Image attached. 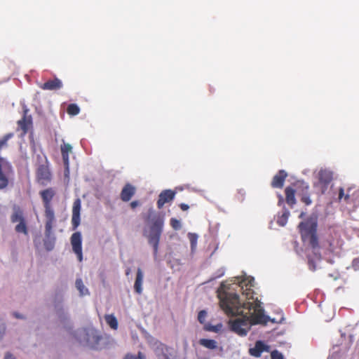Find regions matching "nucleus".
<instances>
[{"instance_id":"nucleus-11","label":"nucleus","mask_w":359,"mask_h":359,"mask_svg":"<svg viewBox=\"0 0 359 359\" xmlns=\"http://www.w3.org/2000/svg\"><path fill=\"white\" fill-rule=\"evenodd\" d=\"M81 201L76 199L73 203L72 224V229L76 230L80 224Z\"/></svg>"},{"instance_id":"nucleus-31","label":"nucleus","mask_w":359,"mask_h":359,"mask_svg":"<svg viewBox=\"0 0 359 359\" xmlns=\"http://www.w3.org/2000/svg\"><path fill=\"white\" fill-rule=\"evenodd\" d=\"M271 359H284L283 355L277 350H273L271 352Z\"/></svg>"},{"instance_id":"nucleus-30","label":"nucleus","mask_w":359,"mask_h":359,"mask_svg":"<svg viewBox=\"0 0 359 359\" xmlns=\"http://www.w3.org/2000/svg\"><path fill=\"white\" fill-rule=\"evenodd\" d=\"M170 224L174 230H179L181 229V222L176 218H171L170 220Z\"/></svg>"},{"instance_id":"nucleus-37","label":"nucleus","mask_w":359,"mask_h":359,"mask_svg":"<svg viewBox=\"0 0 359 359\" xmlns=\"http://www.w3.org/2000/svg\"><path fill=\"white\" fill-rule=\"evenodd\" d=\"M308 264H309L310 269H311L313 271H314L316 269L314 262L312 259H309Z\"/></svg>"},{"instance_id":"nucleus-46","label":"nucleus","mask_w":359,"mask_h":359,"mask_svg":"<svg viewBox=\"0 0 359 359\" xmlns=\"http://www.w3.org/2000/svg\"><path fill=\"white\" fill-rule=\"evenodd\" d=\"M14 315H15V316L16 318H22L20 315H19V314H18V313H14Z\"/></svg>"},{"instance_id":"nucleus-13","label":"nucleus","mask_w":359,"mask_h":359,"mask_svg":"<svg viewBox=\"0 0 359 359\" xmlns=\"http://www.w3.org/2000/svg\"><path fill=\"white\" fill-rule=\"evenodd\" d=\"M332 180V172L327 170H320L318 172V180L319 183L322 185L323 193L325 189H327L328 184Z\"/></svg>"},{"instance_id":"nucleus-38","label":"nucleus","mask_w":359,"mask_h":359,"mask_svg":"<svg viewBox=\"0 0 359 359\" xmlns=\"http://www.w3.org/2000/svg\"><path fill=\"white\" fill-rule=\"evenodd\" d=\"M180 208L182 210H187L189 209V205L185 204V203H181L180 205Z\"/></svg>"},{"instance_id":"nucleus-48","label":"nucleus","mask_w":359,"mask_h":359,"mask_svg":"<svg viewBox=\"0 0 359 359\" xmlns=\"http://www.w3.org/2000/svg\"><path fill=\"white\" fill-rule=\"evenodd\" d=\"M198 342H199V344H202V339H200V340L198 341Z\"/></svg>"},{"instance_id":"nucleus-25","label":"nucleus","mask_w":359,"mask_h":359,"mask_svg":"<svg viewBox=\"0 0 359 359\" xmlns=\"http://www.w3.org/2000/svg\"><path fill=\"white\" fill-rule=\"evenodd\" d=\"M51 235L52 233L49 236H47L46 234L45 233L46 238L44 240L43 245L46 250H47L48 251L52 250L55 246V238L51 237Z\"/></svg>"},{"instance_id":"nucleus-24","label":"nucleus","mask_w":359,"mask_h":359,"mask_svg":"<svg viewBox=\"0 0 359 359\" xmlns=\"http://www.w3.org/2000/svg\"><path fill=\"white\" fill-rule=\"evenodd\" d=\"M203 347H205L208 349L215 350L218 349L219 351L222 350L221 347H219L218 343L214 339H203Z\"/></svg>"},{"instance_id":"nucleus-16","label":"nucleus","mask_w":359,"mask_h":359,"mask_svg":"<svg viewBox=\"0 0 359 359\" xmlns=\"http://www.w3.org/2000/svg\"><path fill=\"white\" fill-rule=\"evenodd\" d=\"M62 87V83L58 78L53 80H48L44 83L40 84L39 88L45 90H56Z\"/></svg>"},{"instance_id":"nucleus-26","label":"nucleus","mask_w":359,"mask_h":359,"mask_svg":"<svg viewBox=\"0 0 359 359\" xmlns=\"http://www.w3.org/2000/svg\"><path fill=\"white\" fill-rule=\"evenodd\" d=\"M290 216V212L287 210H285L280 216H278L277 219V224L279 226H284L287 222Z\"/></svg>"},{"instance_id":"nucleus-39","label":"nucleus","mask_w":359,"mask_h":359,"mask_svg":"<svg viewBox=\"0 0 359 359\" xmlns=\"http://www.w3.org/2000/svg\"><path fill=\"white\" fill-rule=\"evenodd\" d=\"M4 331H5L4 326H1L0 325V339L2 338V337L4 335Z\"/></svg>"},{"instance_id":"nucleus-3","label":"nucleus","mask_w":359,"mask_h":359,"mask_svg":"<svg viewBox=\"0 0 359 359\" xmlns=\"http://www.w3.org/2000/svg\"><path fill=\"white\" fill-rule=\"evenodd\" d=\"M56 194L55 190L52 188L43 189L39 192L44 208V218L46 234L49 236L53 233V229L56 222L55 211L52 205V200Z\"/></svg>"},{"instance_id":"nucleus-12","label":"nucleus","mask_w":359,"mask_h":359,"mask_svg":"<svg viewBox=\"0 0 359 359\" xmlns=\"http://www.w3.org/2000/svg\"><path fill=\"white\" fill-rule=\"evenodd\" d=\"M175 192L170 190L166 189L163 191L158 196L157 201V207L158 209H161L166 203L171 202L175 198Z\"/></svg>"},{"instance_id":"nucleus-28","label":"nucleus","mask_w":359,"mask_h":359,"mask_svg":"<svg viewBox=\"0 0 359 359\" xmlns=\"http://www.w3.org/2000/svg\"><path fill=\"white\" fill-rule=\"evenodd\" d=\"M67 112L69 115L76 116L79 114L80 109L76 104H70L67 108Z\"/></svg>"},{"instance_id":"nucleus-8","label":"nucleus","mask_w":359,"mask_h":359,"mask_svg":"<svg viewBox=\"0 0 359 359\" xmlns=\"http://www.w3.org/2000/svg\"><path fill=\"white\" fill-rule=\"evenodd\" d=\"M13 173V168L9 163H0V190L6 189L8 186Z\"/></svg>"},{"instance_id":"nucleus-19","label":"nucleus","mask_w":359,"mask_h":359,"mask_svg":"<svg viewBox=\"0 0 359 359\" xmlns=\"http://www.w3.org/2000/svg\"><path fill=\"white\" fill-rule=\"evenodd\" d=\"M143 272L140 268L137 270L136 278L134 284V290L136 293L141 294L142 292Z\"/></svg>"},{"instance_id":"nucleus-10","label":"nucleus","mask_w":359,"mask_h":359,"mask_svg":"<svg viewBox=\"0 0 359 359\" xmlns=\"http://www.w3.org/2000/svg\"><path fill=\"white\" fill-rule=\"evenodd\" d=\"M269 351L270 346L265 344V343L261 340L257 341L255 346L249 349L250 355L255 358H259L263 352Z\"/></svg>"},{"instance_id":"nucleus-15","label":"nucleus","mask_w":359,"mask_h":359,"mask_svg":"<svg viewBox=\"0 0 359 359\" xmlns=\"http://www.w3.org/2000/svg\"><path fill=\"white\" fill-rule=\"evenodd\" d=\"M287 177V173L283 170H280L278 173L273 177L271 183V187L273 188H283Z\"/></svg>"},{"instance_id":"nucleus-7","label":"nucleus","mask_w":359,"mask_h":359,"mask_svg":"<svg viewBox=\"0 0 359 359\" xmlns=\"http://www.w3.org/2000/svg\"><path fill=\"white\" fill-rule=\"evenodd\" d=\"M36 175L38 182L43 186L47 185L51 181L52 175L47 160L45 164L38 167Z\"/></svg>"},{"instance_id":"nucleus-5","label":"nucleus","mask_w":359,"mask_h":359,"mask_svg":"<svg viewBox=\"0 0 359 359\" xmlns=\"http://www.w3.org/2000/svg\"><path fill=\"white\" fill-rule=\"evenodd\" d=\"M11 221L12 223L18 222L15 227V230L17 233H22L25 235L28 234V228L24 213L19 207L14 208L13 212L11 215Z\"/></svg>"},{"instance_id":"nucleus-35","label":"nucleus","mask_w":359,"mask_h":359,"mask_svg":"<svg viewBox=\"0 0 359 359\" xmlns=\"http://www.w3.org/2000/svg\"><path fill=\"white\" fill-rule=\"evenodd\" d=\"M352 267L354 270L359 269V258H355L352 262Z\"/></svg>"},{"instance_id":"nucleus-49","label":"nucleus","mask_w":359,"mask_h":359,"mask_svg":"<svg viewBox=\"0 0 359 359\" xmlns=\"http://www.w3.org/2000/svg\"><path fill=\"white\" fill-rule=\"evenodd\" d=\"M130 273V270H128L127 272H126V275H128Z\"/></svg>"},{"instance_id":"nucleus-44","label":"nucleus","mask_w":359,"mask_h":359,"mask_svg":"<svg viewBox=\"0 0 359 359\" xmlns=\"http://www.w3.org/2000/svg\"><path fill=\"white\" fill-rule=\"evenodd\" d=\"M161 351H163L165 350L167 352L168 351V348L163 344L161 345Z\"/></svg>"},{"instance_id":"nucleus-41","label":"nucleus","mask_w":359,"mask_h":359,"mask_svg":"<svg viewBox=\"0 0 359 359\" xmlns=\"http://www.w3.org/2000/svg\"><path fill=\"white\" fill-rule=\"evenodd\" d=\"M4 359H15V358L12 354L8 353L6 354Z\"/></svg>"},{"instance_id":"nucleus-42","label":"nucleus","mask_w":359,"mask_h":359,"mask_svg":"<svg viewBox=\"0 0 359 359\" xmlns=\"http://www.w3.org/2000/svg\"><path fill=\"white\" fill-rule=\"evenodd\" d=\"M283 202V198L281 195L278 196V205H280V204Z\"/></svg>"},{"instance_id":"nucleus-20","label":"nucleus","mask_w":359,"mask_h":359,"mask_svg":"<svg viewBox=\"0 0 359 359\" xmlns=\"http://www.w3.org/2000/svg\"><path fill=\"white\" fill-rule=\"evenodd\" d=\"M342 198L346 203H351L354 201V191L353 187H349L346 190V194H344V190L343 188H340L339 190V200L341 201Z\"/></svg>"},{"instance_id":"nucleus-21","label":"nucleus","mask_w":359,"mask_h":359,"mask_svg":"<svg viewBox=\"0 0 359 359\" xmlns=\"http://www.w3.org/2000/svg\"><path fill=\"white\" fill-rule=\"evenodd\" d=\"M13 137V133H10L5 135L3 137L0 138V151L8 145V141ZM0 163L6 164L8 162L4 158L0 157Z\"/></svg>"},{"instance_id":"nucleus-4","label":"nucleus","mask_w":359,"mask_h":359,"mask_svg":"<svg viewBox=\"0 0 359 359\" xmlns=\"http://www.w3.org/2000/svg\"><path fill=\"white\" fill-rule=\"evenodd\" d=\"M299 229L303 242L308 243L313 250L318 249L317 224L311 220L302 222L299 224Z\"/></svg>"},{"instance_id":"nucleus-36","label":"nucleus","mask_w":359,"mask_h":359,"mask_svg":"<svg viewBox=\"0 0 359 359\" xmlns=\"http://www.w3.org/2000/svg\"><path fill=\"white\" fill-rule=\"evenodd\" d=\"M140 202L138 201H133L130 203V206L132 209L136 208L137 206L140 205Z\"/></svg>"},{"instance_id":"nucleus-45","label":"nucleus","mask_w":359,"mask_h":359,"mask_svg":"<svg viewBox=\"0 0 359 359\" xmlns=\"http://www.w3.org/2000/svg\"><path fill=\"white\" fill-rule=\"evenodd\" d=\"M160 359H169V357L166 353H163L162 355V358Z\"/></svg>"},{"instance_id":"nucleus-47","label":"nucleus","mask_w":359,"mask_h":359,"mask_svg":"<svg viewBox=\"0 0 359 359\" xmlns=\"http://www.w3.org/2000/svg\"><path fill=\"white\" fill-rule=\"evenodd\" d=\"M304 216V212H302L299 215V217L300 218H302Z\"/></svg>"},{"instance_id":"nucleus-9","label":"nucleus","mask_w":359,"mask_h":359,"mask_svg":"<svg viewBox=\"0 0 359 359\" xmlns=\"http://www.w3.org/2000/svg\"><path fill=\"white\" fill-rule=\"evenodd\" d=\"M70 243L72 251L76 255L78 260L81 262L83 261L82 252V236L79 231H76L70 237Z\"/></svg>"},{"instance_id":"nucleus-1","label":"nucleus","mask_w":359,"mask_h":359,"mask_svg":"<svg viewBox=\"0 0 359 359\" xmlns=\"http://www.w3.org/2000/svg\"><path fill=\"white\" fill-rule=\"evenodd\" d=\"M226 285L222 283L217 290V296L222 309L228 316H241L234 320H230L229 324L232 331L240 336H245L250 330L251 325L257 324H266L267 317L261 306V302L253 297H247L248 300L241 303L239 296L236 293L229 292L225 290Z\"/></svg>"},{"instance_id":"nucleus-32","label":"nucleus","mask_w":359,"mask_h":359,"mask_svg":"<svg viewBox=\"0 0 359 359\" xmlns=\"http://www.w3.org/2000/svg\"><path fill=\"white\" fill-rule=\"evenodd\" d=\"M125 359H144V356L141 352H139L137 356L132 354H127Z\"/></svg>"},{"instance_id":"nucleus-22","label":"nucleus","mask_w":359,"mask_h":359,"mask_svg":"<svg viewBox=\"0 0 359 359\" xmlns=\"http://www.w3.org/2000/svg\"><path fill=\"white\" fill-rule=\"evenodd\" d=\"M18 126L23 131L24 134H26L29 130V126L32 124L30 118H27L24 116L22 119L18 121Z\"/></svg>"},{"instance_id":"nucleus-29","label":"nucleus","mask_w":359,"mask_h":359,"mask_svg":"<svg viewBox=\"0 0 359 359\" xmlns=\"http://www.w3.org/2000/svg\"><path fill=\"white\" fill-rule=\"evenodd\" d=\"M188 238H189L190 243H191V251H194L196 248L198 235L196 233H189Z\"/></svg>"},{"instance_id":"nucleus-6","label":"nucleus","mask_w":359,"mask_h":359,"mask_svg":"<svg viewBox=\"0 0 359 359\" xmlns=\"http://www.w3.org/2000/svg\"><path fill=\"white\" fill-rule=\"evenodd\" d=\"M294 186L296 187L297 194L300 198V201L306 205H311L312 200L311 198L309 184L304 181L298 180Z\"/></svg>"},{"instance_id":"nucleus-33","label":"nucleus","mask_w":359,"mask_h":359,"mask_svg":"<svg viewBox=\"0 0 359 359\" xmlns=\"http://www.w3.org/2000/svg\"><path fill=\"white\" fill-rule=\"evenodd\" d=\"M224 274V270L223 269H220L217 271V272L216 273V274L215 275V276L213 278H212L211 279H210L208 281L212 280V279H215V278H220L222 277L223 275Z\"/></svg>"},{"instance_id":"nucleus-43","label":"nucleus","mask_w":359,"mask_h":359,"mask_svg":"<svg viewBox=\"0 0 359 359\" xmlns=\"http://www.w3.org/2000/svg\"><path fill=\"white\" fill-rule=\"evenodd\" d=\"M93 339L95 340V341H96L97 343L100 341V339H101L100 337L97 336V335H93Z\"/></svg>"},{"instance_id":"nucleus-18","label":"nucleus","mask_w":359,"mask_h":359,"mask_svg":"<svg viewBox=\"0 0 359 359\" xmlns=\"http://www.w3.org/2000/svg\"><path fill=\"white\" fill-rule=\"evenodd\" d=\"M295 193H297L296 187H287L285 189V201L290 208H293L297 203Z\"/></svg>"},{"instance_id":"nucleus-17","label":"nucleus","mask_w":359,"mask_h":359,"mask_svg":"<svg viewBox=\"0 0 359 359\" xmlns=\"http://www.w3.org/2000/svg\"><path fill=\"white\" fill-rule=\"evenodd\" d=\"M60 149L66 171L69 172V155L72 151V147L69 143H63V144L61 145Z\"/></svg>"},{"instance_id":"nucleus-14","label":"nucleus","mask_w":359,"mask_h":359,"mask_svg":"<svg viewBox=\"0 0 359 359\" xmlns=\"http://www.w3.org/2000/svg\"><path fill=\"white\" fill-rule=\"evenodd\" d=\"M135 187L131 184L127 183L121 190L120 198L123 201L128 202L135 195Z\"/></svg>"},{"instance_id":"nucleus-27","label":"nucleus","mask_w":359,"mask_h":359,"mask_svg":"<svg viewBox=\"0 0 359 359\" xmlns=\"http://www.w3.org/2000/svg\"><path fill=\"white\" fill-rule=\"evenodd\" d=\"M76 287L77 290L79 291L80 294L81 296L88 294V290L85 287L82 280L81 278H78L76 280Z\"/></svg>"},{"instance_id":"nucleus-50","label":"nucleus","mask_w":359,"mask_h":359,"mask_svg":"<svg viewBox=\"0 0 359 359\" xmlns=\"http://www.w3.org/2000/svg\"><path fill=\"white\" fill-rule=\"evenodd\" d=\"M203 317L205 316V311L203 310Z\"/></svg>"},{"instance_id":"nucleus-34","label":"nucleus","mask_w":359,"mask_h":359,"mask_svg":"<svg viewBox=\"0 0 359 359\" xmlns=\"http://www.w3.org/2000/svg\"><path fill=\"white\" fill-rule=\"evenodd\" d=\"M221 327V325H219V327H217V326H205V330H208V331H212V332H217L219 329Z\"/></svg>"},{"instance_id":"nucleus-23","label":"nucleus","mask_w":359,"mask_h":359,"mask_svg":"<svg viewBox=\"0 0 359 359\" xmlns=\"http://www.w3.org/2000/svg\"><path fill=\"white\" fill-rule=\"evenodd\" d=\"M104 319L106 323L113 330H117L118 324L116 318L113 314L105 315Z\"/></svg>"},{"instance_id":"nucleus-40","label":"nucleus","mask_w":359,"mask_h":359,"mask_svg":"<svg viewBox=\"0 0 359 359\" xmlns=\"http://www.w3.org/2000/svg\"><path fill=\"white\" fill-rule=\"evenodd\" d=\"M198 320L200 323H202V311L198 312Z\"/></svg>"},{"instance_id":"nucleus-2","label":"nucleus","mask_w":359,"mask_h":359,"mask_svg":"<svg viewBox=\"0 0 359 359\" xmlns=\"http://www.w3.org/2000/svg\"><path fill=\"white\" fill-rule=\"evenodd\" d=\"M142 218L145 223L143 235L147 238L149 244L153 247L154 255H156L163 231L165 217L151 208L147 213L143 214Z\"/></svg>"}]
</instances>
